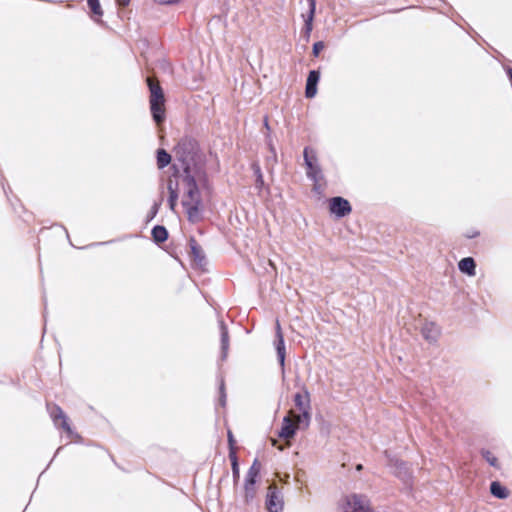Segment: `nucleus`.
I'll return each mask as SVG.
<instances>
[{
    "mask_svg": "<svg viewBox=\"0 0 512 512\" xmlns=\"http://www.w3.org/2000/svg\"><path fill=\"white\" fill-rule=\"evenodd\" d=\"M220 328H221L222 352H223V357H225L226 354H227V351H228V347H229L228 330H227V328H226V326L224 325L223 322H221Z\"/></svg>",
    "mask_w": 512,
    "mask_h": 512,
    "instance_id": "f3484780",
    "label": "nucleus"
},
{
    "mask_svg": "<svg viewBox=\"0 0 512 512\" xmlns=\"http://www.w3.org/2000/svg\"><path fill=\"white\" fill-rule=\"evenodd\" d=\"M150 90V109L154 121L160 124L165 119V97L159 82L153 78H147Z\"/></svg>",
    "mask_w": 512,
    "mask_h": 512,
    "instance_id": "f03ea898",
    "label": "nucleus"
},
{
    "mask_svg": "<svg viewBox=\"0 0 512 512\" xmlns=\"http://www.w3.org/2000/svg\"><path fill=\"white\" fill-rule=\"evenodd\" d=\"M266 507L269 512H282L283 500L275 486L268 488Z\"/></svg>",
    "mask_w": 512,
    "mask_h": 512,
    "instance_id": "6e6552de",
    "label": "nucleus"
},
{
    "mask_svg": "<svg viewBox=\"0 0 512 512\" xmlns=\"http://www.w3.org/2000/svg\"><path fill=\"white\" fill-rule=\"evenodd\" d=\"M252 169H253L254 174H255L256 177H258L259 174H262L260 166L258 164L254 163L252 165Z\"/></svg>",
    "mask_w": 512,
    "mask_h": 512,
    "instance_id": "bb28decb",
    "label": "nucleus"
},
{
    "mask_svg": "<svg viewBox=\"0 0 512 512\" xmlns=\"http://www.w3.org/2000/svg\"><path fill=\"white\" fill-rule=\"evenodd\" d=\"M175 157L181 162L182 205L188 219L195 222L200 218L202 193L208 187L206 173L200 163L196 143L182 139L175 148Z\"/></svg>",
    "mask_w": 512,
    "mask_h": 512,
    "instance_id": "f257e3e1",
    "label": "nucleus"
},
{
    "mask_svg": "<svg viewBox=\"0 0 512 512\" xmlns=\"http://www.w3.org/2000/svg\"><path fill=\"white\" fill-rule=\"evenodd\" d=\"M88 6L93 12V14L97 17H101L103 15V11L100 5L99 0H87Z\"/></svg>",
    "mask_w": 512,
    "mask_h": 512,
    "instance_id": "aec40b11",
    "label": "nucleus"
},
{
    "mask_svg": "<svg viewBox=\"0 0 512 512\" xmlns=\"http://www.w3.org/2000/svg\"><path fill=\"white\" fill-rule=\"evenodd\" d=\"M230 458H231V461H232L233 477L237 481L239 479V466H238L237 457H236L235 453L232 452L230 454Z\"/></svg>",
    "mask_w": 512,
    "mask_h": 512,
    "instance_id": "4be33fe9",
    "label": "nucleus"
},
{
    "mask_svg": "<svg viewBox=\"0 0 512 512\" xmlns=\"http://www.w3.org/2000/svg\"><path fill=\"white\" fill-rule=\"evenodd\" d=\"M320 74L317 71H310L307 83H306V97L307 98H313L317 93V83L319 81Z\"/></svg>",
    "mask_w": 512,
    "mask_h": 512,
    "instance_id": "f8f14e48",
    "label": "nucleus"
},
{
    "mask_svg": "<svg viewBox=\"0 0 512 512\" xmlns=\"http://www.w3.org/2000/svg\"><path fill=\"white\" fill-rule=\"evenodd\" d=\"M167 188L169 191V199L177 202L178 193H177L176 187L174 186L173 181L171 179L168 181Z\"/></svg>",
    "mask_w": 512,
    "mask_h": 512,
    "instance_id": "5701e85b",
    "label": "nucleus"
},
{
    "mask_svg": "<svg viewBox=\"0 0 512 512\" xmlns=\"http://www.w3.org/2000/svg\"><path fill=\"white\" fill-rule=\"evenodd\" d=\"M228 440H229L230 445L232 446L234 439H233V435L230 431L228 432Z\"/></svg>",
    "mask_w": 512,
    "mask_h": 512,
    "instance_id": "2f4dec72",
    "label": "nucleus"
},
{
    "mask_svg": "<svg viewBox=\"0 0 512 512\" xmlns=\"http://www.w3.org/2000/svg\"><path fill=\"white\" fill-rule=\"evenodd\" d=\"M223 389H224V383L221 382V386H220V390H221V404L224 405L225 404V394L223 392Z\"/></svg>",
    "mask_w": 512,
    "mask_h": 512,
    "instance_id": "c85d7f7f",
    "label": "nucleus"
},
{
    "mask_svg": "<svg viewBox=\"0 0 512 512\" xmlns=\"http://www.w3.org/2000/svg\"><path fill=\"white\" fill-rule=\"evenodd\" d=\"M342 509L343 512H372L367 498L357 494L346 496Z\"/></svg>",
    "mask_w": 512,
    "mask_h": 512,
    "instance_id": "39448f33",
    "label": "nucleus"
},
{
    "mask_svg": "<svg viewBox=\"0 0 512 512\" xmlns=\"http://www.w3.org/2000/svg\"><path fill=\"white\" fill-rule=\"evenodd\" d=\"M294 403L296 409L300 412V414L295 415L297 417V422L305 421L306 425H308L311 409L309 392L304 389L302 393H296L294 396Z\"/></svg>",
    "mask_w": 512,
    "mask_h": 512,
    "instance_id": "20e7f679",
    "label": "nucleus"
},
{
    "mask_svg": "<svg viewBox=\"0 0 512 512\" xmlns=\"http://www.w3.org/2000/svg\"><path fill=\"white\" fill-rule=\"evenodd\" d=\"M458 267L462 273H465L469 276H474L476 274V263L471 257L463 258L459 262Z\"/></svg>",
    "mask_w": 512,
    "mask_h": 512,
    "instance_id": "4468645a",
    "label": "nucleus"
},
{
    "mask_svg": "<svg viewBox=\"0 0 512 512\" xmlns=\"http://www.w3.org/2000/svg\"><path fill=\"white\" fill-rule=\"evenodd\" d=\"M271 151H272V153L275 155V150H274V148H272V147H271Z\"/></svg>",
    "mask_w": 512,
    "mask_h": 512,
    "instance_id": "f704fd0d",
    "label": "nucleus"
},
{
    "mask_svg": "<svg viewBox=\"0 0 512 512\" xmlns=\"http://www.w3.org/2000/svg\"><path fill=\"white\" fill-rule=\"evenodd\" d=\"M117 1L120 5L125 6L129 3L130 0H117Z\"/></svg>",
    "mask_w": 512,
    "mask_h": 512,
    "instance_id": "473e14b6",
    "label": "nucleus"
},
{
    "mask_svg": "<svg viewBox=\"0 0 512 512\" xmlns=\"http://www.w3.org/2000/svg\"><path fill=\"white\" fill-rule=\"evenodd\" d=\"M50 415L56 426H61L69 435H72V430L68 423L67 417L60 407L53 406L50 409Z\"/></svg>",
    "mask_w": 512,
    "mask_h": 512,
    "instance_id": "9b49d317",
    "label": "nucleus"
},
{
    "mask_svg": "<svg viewBox=\"0 0 512 512\" xmlns=\"http://www.w3.org/2000/svg\"><path fill=\"white\" fill-rule=\"evenodd\" d=\"M168 203H169V207L171 210H174L175 206H176V201H173V200H168Z\"/></svg>",
    "mask_w": 512,
    "mask_h": 512,
    "instance_id": "7c9ffc66",
    "label": "nucleus"
},
{
    "mask_svg": "<svg viewBox=\"0 0 512 512\" xmlns=\"http://www.w3.org/2000/svg\"><path fill=\"white\" fill-rule=\"evenodd\" d=\"M440 334L438 326L432 322H427L422 327V335L429 342H435Z\"/></svg>",
    "mask_w": 512,
    "mask_h": 512,
    "instance_id": "ddd939ff",
    "label": "nucleus"
},
{
    "mask_svg": "<svg viewBox=\"0 0 512 512\" xmlns=\"http://www.w3.org/2000/svg\"><path fill=\"white\" fill-rule=\"evenodd\" d=\"M271 442H272V445H276V440L275 439H271Z\"/></svg>",
    "mask_w": 512,
    "mask_h": 512,
    "instance_id": "72a5a7b5",
    "label": "nucleus"
},
{
    "mask_svg": "<svg viewBox=\"0 0 512 512\" xmlns=\"http://www.w3.org/2000/svg\"><path fill=\"white\" fill-rule=\"evenodd\" d=\"M491 494L499 499H504L508 496L507 490L499 482H492L490 486Z\"/></svg>",
    "mask_w": 512,
    "mask_h": 512,
    "instance_id": "dca6fc26",
    "label": "nucleus"
},
{
    "mask_svg": "<svg viewBox=\"0 0 512 512\" xmlns=\"http://www.w3.org/2000/svg\"><path fill=\"white\" fill-rule=\"evenodd\" d=\"M192 252H193L195 257H199L200 256V251H199V249L197 247L192 246Z\"/></svg>",
    "mask_w": 512,
    "mask_h": 512,
    "instance_id": "c756f323",
    "label": "nucleus"
},
{
    "mask_svg": "<svg viewBox=\"0 0 512 512\" xmlns=\"http://www.w3.org/2000/svg\"><path fill=\"white\" fill-rule=\"evenodd\" d=\"M275 349L277 352V357H278L279 363L282 367V372H284L286 349H285L284 337L282 334V330H281L279 321L276 322Z\"/></svg>",
    "mask_w": 512,
    "mask_h": 512,
    "instance_id": "9d476101",
    "label": "nucleus"
},
{
    "mask_svg": "<svg viewBox=\"0 0 512 512\" xmlns=\"http://www.w3.org/2000/svg\"><path fill=\"white\" fill-rule=\"evenodd\" d=\"M300 423L301 422H297V417L294 416L293 411H290L283 419L279 437L286 440L293 438Z\"/></svg>",
    "mask_w": 512,
    "mask_h": 512,
    "instance_id": "0eeeda50",
    "label": "nucleus"
},
{
    "mask_svg": "<svg viewBox=\"0 0 512 512\" xmlns=\"http://www.w3.org/2000/svg\"><path fill=\"white\" fill-rule=\"evenodd\" d=\"M324 48V45L322 42H317L313 45V53L315 56L319 54V52Z\"/></svg>",
    "mask_w": 512,
    "mask_h": 512,
    "instance_id": "b1692460",
    "label": "nucleus"
},
{
    "mask_svg": "<svg viewBox=\"0 0 512 512\" xmlns=\"http://www.w3.org/2000/svg\"><path fill=\"white\" fill-rule=\"evenodd\" d=\"M315 8H316V1L309 0V12L306 15H303V17L305 19V31L307 34H310V32L312 31V22L314 19Z\"/></svg>",
    "mask_w": 512,
    "mask_h": 512,
    "instance_id": "2eb2a0df",
    "label": "nucleus"
},
{
    "mask_svg": "<svg viewBox=\"0 0 512 512\" xmlns=\"http://www.w3.org/2000/svg\"><path fill=\"white\" fill-rule=\"evenodd\" d=\"M304 161L307 167V176L312 179L316 184L322 179L321 169L317 164V157L315 152L310 148L304 149Z\"/></svg>",
    "mask_w": 512,
    "mask_h": 512,
    "instance_id": "423d86ee",
    "label": "nucleus"
},
{
    "mask_svg": "<svg viewBox=\"0 0 512 512\" xmlns=\"http://www.w3.org/2000/svg\"><path fill=\"white\" fill-rule=\"evenodd\" d=\"M171 161V156L163 149L158 150L157 153V164L159 168H164Z\"/></svg>",
    "mask_w": 512,
    "mask_h": 512,
    "instance_id": "6ab92c4d",
    "label": "nucleus"
},
{
    "mask_svg": "<svg viewBox=\"0 0 512 512\" xmlns=\"http://www.w3.org/2000/svg\"><path fill=\"white\" fill-rule=\"evenodd\" d=\"M256 188L257 189H262V187L264 186V179H263V175L262 174H259L258 177H256Z\"/></svg>",
    "mask_w": 512,
    "mask_h": 512,
    "instance_id": "393cba45",
    "label": "nucleus"
},
{
    "mask_svg": "<svg viewBox=\"0 0 512 512\" xmlns=\"http://www.w3.org/2000/svg\"><path fill=\"white\" fill-rule=\"evenodd\" d=\"M156 3L161 5H171L179 2L180 0H154Z\"/></svg>",
    "mask_w": 512,
    "mask_h": 512,
    "instance_id": "a878e982",
    "label": "nucleus"
},
{
    "mask_svg": "<svg viewBox=\"0 0 512 512\" xmlns=\"http://www.w3.org/2000/svg\"><path fill=\"white\" fill-rule=\"evenodd\" d=\"M481 455L483 456V458L493 467H498V460L496 458V456L490 452L489 450H485L483 449L481 451Z\"/></svg>",
    "mask_w": 512,
    "mask_h": 512,
    "instance_id": "412c9836",
    "label": "nucleus"
},
{
    "mask_svg": "<svg viewBox=\"0 0 512 512\" xmlns=\"http://www.w3.org/2000/svg\"><path fill=\"white\" fill-rule=\"evenodd\" d=\"M330 211L337 217H344L351 212V206L346 199L334 197L330 200Z\"/></svg>",
    "mask_w": 512,
    "mask_h": 512,
    "instance_id": "1a4fd4ad",
    "label": "nucleus"
},
{
    "mask_svg": "<svg viewBox=\"0 0 512 512\" xmlns=\"http://www.w3.org/2000/svg\"><path fill=\"white\" fill-rule=\"evenodd\" d=\"M152 236L156 242H164L168 237V233L163 226H155L152 230Z\"/></svg>",
    "mask_w": 512,
    "mask_h": 512,
    "instance_id": "a211bd4d",
    "label": "nucleus"
},
{
    "mask_svg": "<svg viewBox=\"0 0 512 512\" xmlns=\"http://www.w3.org/2000/svg\"><path fill=\"white\" fill-rule=\"evenodd\" d=\"M252 169H253L254 174H255L256 177H258L259 174H262L260 166L258 164L254 163L252 165Z\"/></svg>",
    "mask_w": 512,
    "mask_h": 512,
    "instance_id": "cd10ccee",
    "label": "nucleus"
},
{
    "mask_svg": "<svg viewBox=\"0 0 512 512\" xmlns=\"http://www.w3.org/2000/svg\"><path fill=\"white\" fill-rule=\"evenodd\" d=\"M260 470H261V464L257 459H255L254 462L252 463L251 467L249 468L247 475H246V479H245L244 492H245L246 502H249L255 496V493H256L255 485H256L257 478L260 474Z\"/></svg>",
    "mask_w": 512,
    "mask_h": 512,
    "instance_id": "7ed1b4c3",
    "label": "nucleus"
}]
</instances>
